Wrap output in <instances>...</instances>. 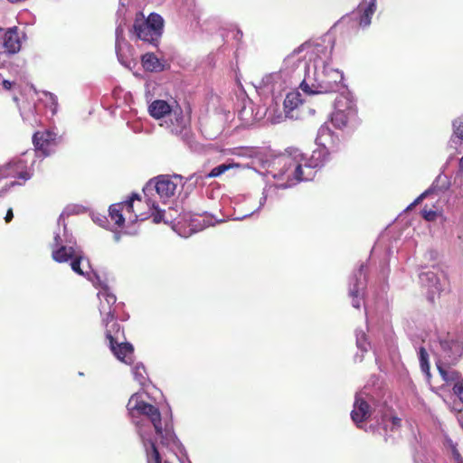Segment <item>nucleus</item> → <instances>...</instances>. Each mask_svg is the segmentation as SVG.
Segmentation results:
<instances>
[{"mask_svg": "<svg viewBox=\"0 0 463 463\" xmlns=\"http://www.w3.org/2000/svg\"><path fill=\"white\" fill-rule=\"evenodd\" d=\"M163 30L164 19L160 14L151 13L147 18H145L142 12L136 14L133 32L137 39L156 45L162 36Z\"/></svg>", "mask_w": 463, "mask_h": 463, "instance_id": "obj_2", "label": "nucleus"}, {"mask_svg": "<svg viewBox=\"0 0 463 463\" xmlns=\"http://www.w3.org/2000/svg\"><path fill=\"white\" fill-rule=\"evenodd\" d=\"M438 367H439V370L440 374H441L442 376H446V373H445V372L440 368V366H439V365H438Z\"/></svg>", "mask_w": 463, "mask_h": 463, "instance_id": "obj_41", "label": "nucleus"}, {"mask_svg": "<svg viewBox=\"0 0 463 463\" xmlns=\"http://www.w3.org/2000/svg\"><path fill=\"white\" fill-rule=\"evenodd\" d=\"M13 218H14V213H13L12 208H10V209L7 210V213H6L5 217V221L6 222H10L13 220Z\"/></svg>", "mask_w": 463, "mask_h": 463, "instance_id": "obj_37", "label": "nucleus"}, {"mask_svg": "<svg viewBox=\"0 0 463 463\" xmlns=\"http://www.w3.org/2000/svg\"><path fill=\"white\" fill-rule=\"evenodd\" d=\"M145 446L147 463H151L152 461L154 463H162V457L156 443L152 440H148Z\"/></svg>", "mask_w": 463, "mask_h": 463, "instance_id": "obj_21", "label": "nucleus"}, {"mask_svg": "<svg viewBox=\"0 0 463 463\" xmlns=\"http://www.w3.org/2000/svg\"><path fill=\"white\" fill-rule=\"evenodd\" d=\"M439 344L443 350H447V349L450 348L451 342L449 340H441L439 342Z\"/></svg>", "mask_w": 463, "mask_h": 463, "instance_id": "obj_38", "label": "nucleus"}, {"mask_svg": "<svg viewBox=\"0 0 463 463\" xmlns=\"http://www.w3.org/2000/svg\"><path fill=\"white\" fill-rule=\"evenodd\" d=\"M343 79L340 71L324 64L322 69H315L313 77L307 73L299 87L308 95L328 94L339 90Z\"/></svg>", "mask_w": 463, "mask_h": 463, "instance_id": "obj_1", "label": "nucleus"}, {"mask_svg": "<svg viewBox=\"0 0 463 463\" xmlns=\"http://www.w3.org/2000/svg\"><path fill=\"white\" fill-rule=\"evenodd\" d=\"M453 134L451 136V141L458 143V141L463 142V117L457 118L452 122Z\"/></svg>", "mask_w": 463, "mask_h": 463, "instance_id": "obj_23", "label": "nucleus"}, {"mask_svg": "<svg viewBox=\"0 0 463 463\" xmlns=\"http://www.w3.org/2000/svg\"><path fill=\"white\" fill-rule=\"evenodd\" d=\"M2 85H3L4 89L9 90L12 89L14 83L7 80H3Z\"/></svg>", "mask_w": 463, "mask_h": 463, "instance_id": "obj_39", "label": "nucleus"}, {"mask_svg": "<svg viewBox=\"0 0 463 463\" xmlns=\"http://www.w3.org/2000/svg\"><path fill=\"white\" fill-rule=\"evenodd\" d=\"M100 296V304H99V312L104 317H107V312L109 308L111 310H115L113 306L117 301V298L114 294L109 293L107 291L101 292Z\"/></svg>", "mask_w": 463, "mask_h": 463, "instance_id": "obj_19", "label": "nucleus"}, {"mask_svg": "<svg viewBox=\"0 0 463 463\" xmlns=\"http://www.w3.org/2000/svg\"><path fill=\"white\" fill-rule=\"evenodd\" d=\"M164 463H170V462L166 460V461H165Z\"/></svg>", "mask_w": 463, "mask_h": 463, "instance_id": "obj_43", "label": "nucleus"}, {"mask_svg": "<svg viewBox=\"0 0 463 463\" xmlns=\"http://www.w3.org/2000/svg\"><path fill=\"white\" fill-rule=\"evenodd\" d=\"M420 354V365L422 373L426 374V376H430V364H429V354L424 347H420L419 350Z\"/></svg>", "mask_w": 463, "mask_h": 463, "instance_id": "obj_26", "label": "nucleus"}, {"mask_svg": "<svg viewBox=\"0 0 463 463\" xmlns=\"http://www.w3.org/2000/svg\"><path fill=\"white\" fill-rule=\"evenodd\" d=\"M130 410H136L138 413L146 416L151 420L156 433L158 436L163 435L162 419L158 408L141 401L137 402Z\"/></svg>", "mask_w": 463, "mask_h": 463, "instance_id": "obj_10", "label": "nucleus"}, {"mask_svg": "<svg viewBox=\"0 0 463 463\" xmlns=\"http://www.w3.org/2000/svg\"><path fill=\"white\" fill-rule=\"evenodd\" d=\"M134 376H144L147 374L146 368L143 364H137L132 370Z\"/></svg>", "mask_w": 463, "mask_h": 463, "instance_id": "obj_32", "label": "nucleus"}, {"mask_svg": "<svg viewBox=\"0 0 463 463\" xmlns=\"http://www.w3.org/2000/svg\"><path fill=\"white\" fill-rule=\"evenodd\" d=\"M33 175L26 162L23 159L11 161L0 166V181L3 179H15L5 185V189L14 185H22Z\"/></svg>", "mask_w": 463, "mask_h": 463, "instance_id": "obj_5", "label": "nucleus"}, {"mask_svg": "<svg viewBox=\"0 0 463 463\" xmlns=\"http://www.w3.org/2000/svg\"><path fill=\"white\" fill-rule=\"evenodd\" d=\"M330 120L338 129L354 127L358 122L356 105L349 98L340 97L335 101V109Z\"/></svg>", "mask_w": 463, "mask_h": 463, "instance_id": "obj_4", "label": "nucleus"}, {"mask_svg": "<svg viewBox=\"0 0 463 463\" xmlns=\"http://www.w3.org/2000/svg\"><path fill=\"white\" fill-rule=\"evenodd\" d=\"M326 159L324 158L321 163L307 164V160L302 156L297 155L295 156H286L280 159L282 164L281 174L287 177L288 181L294 180L297 182L309 180L313 175V168L322 165Z\"/></svg>", "mask_w": 463, "mask_h": 463, "instance_id": "obj_3", "label": "nucleus"}, {"mask_svg": "<svg viewBox=\"0 0 463 463\" xmlns=\"http://www.w3.org/2000/svg\"><path fill=\"white\" fill-rule=\"evenodd\" d=\"M421 215L426 221L433 222L437 218V212L430 209H427V207L425 206L421 211Z\"/></svg>", "mask_w": 463, "mask_h": 463, "instance_id": "obj_30", "label": "nucleus"}, {"mask_svg": "<svg viewBox=\"0 0 463 463\" xmlns=\"http://www.w3.org/2000/svg\"><path fill=\"white\" fill-rule=\"evenodd\" d=\"M35 151L48 156L56 146V134L50 130L36 131L33 136Z\"/></svg>", "mask_w": 463, "mask_h": 463, "instance_id": "obj_9", "label": "nucleus"}, {"mask_svg": "<svg viewBox=\"0 0 463 463\" xmlns=\"http://www.w3.org/2000/svg\"><path fill=\"white\" fill-rule=\"evenodd\" d=\"M18 27L14 26L6 30L4 34V48L5 52L11 54L18 52L22 46L21 37Z\"/></svg>", "mask_w": 463, "mask_h": 463, "instance_id": "obj_14", "label": "nucleus"}, {"mask_svg": "<svg viewBox=\"0 0 463 463\" xmlns=\"http://www.w3.org/2000/svg\"><path fill=\"white\" fill-rule=\"evenodd\" d=\"M420 280L421 285L425 287L431 295L442 291L439 279L434 271L429 270L421 272L420 274Z\"/></svg>", "mask_w": 463, "mask_h": 463, "instance_id": "obj_16", "label": "nucleus"}, {"mask_svg": "<svg viewBox=\"0 0 463 463\" xmlns=\"http://www.w3.org/2000/svg\"><path fill=\"white\" fill-rule=\"evenodd\" d=\"M61 241L60 234H56L54 236V245L52 250V259L59 263L71 260L78 253L73 247L61 245Z\"/></svg>", "mask_w": 463, "mask_h": 463, "instance_id": "obj_12", "label": "nucleus"}, {"mask_svg": "<svg viewBox=\"0 0 463 463\" xmlns=\"http://www.w3.org/2000/svg\"><path fill=\"white\" fill-rule=\"evenodd\" d=\"M102 324L105 327V337L109 345L126 340L124 328L118 323L115 310L109 308L107 317H102Z\"/></svg>", "mask_w": 463, "mask_h": 463, "instance_id": "obj_7", "label": "nucleus"}, {"mask_svg": "<svg viewBox=\"0 0 463 463\" xmlns=\"http://www.w3.org/2000/svg\"><path fill=\"white\" fill-rule=\"evenodd\" d=\"M141 201L137 194H133L128 201L114 203L109 206V217L115 224L118 227H122L125 223V217L123 216V212L126 211L128 213L131 214L134 213V201Z\"/></svg>", "mask_w": 463, "mask_h": 463, "instance_id": "obj_11", "label": "nucleus"}, {"mask_svg": "<svg viewBox=\"0 0 463 463\" xmlns=\"http://www.w3.org/2000/svg\"><path fill=\"white\" fill-rule=\"evenodd\" d=\"M376 11V0H370L369 4L364 8L359 17V25L366 27L370 25L372 16Z\"/></svg>", "mask_w": 463, "mask_h": 463, "instance_id": "obj_20", "label": "nucleus"}, {"mask_svg": "<svg viewBox=\"0 0 463 463\" xmlns=\"http://www.w3.org/2000/svg\"><path fill=\"white\" fill-rule=\"evenodd\" d=\"M230 168V165L222 164L211 170V172L207 175L208 177H217L222 175Z\"/></svg>", "mask_w": 463, "mask_h": 463, "instance_id": "obj_28", "label": "nucleus"}, {"mask_svg": "<svg viewBox=\"0 0 463 463\" xmlns=\"http://www.w3.org/2000/svg\"><path fill=\"white\" fill-rule=\"evenodd\" d=\"M174 109L163 99L154 100L148 107V112L151 117L156 119H160L164 117H168Z\"/></svg>", "mask_w": 463, "mask_h": 463, "instance_id": "obj_17", "label": "nucleus"}, {"mask_svg": "<svg viewBox=\"0 0 463 463\" xmlns=\"http://www.w3.org/2000/svg\"><path fill=\"white\" fill-rule=\"evenodd\" d=\"M81 260H82V256L80 252L77 253V255H75V257H73L71 260V269L79 275H84V272L80 268Z\"/></svg>", "mask_w": 463, "mask_h": 463, "instance_id": "obj_27", "label": "nucleus"}, {"mask_svg": "<svg viewBox=\"0 0 463 463\" xmlns=\"http://www.w3.org/2000/svg\"><path fill=\"white\" fill-rule=\"evenodd\" d=\"M109 349L118 360L125 363L131 361L134 353V347L126 340L119 341L117 344L109 345Z\"/></svg>", "mask_w": 463, "mask_h": 463, "instance_id": "obj_15", "label": "nucleus"}, {"mask_svg": "<svg viewBox=\"0 0 463 463\" xmlns=\"http://www.w3.org/2000/svg\"><path fill=\"white\" fill-rule=\"evenodd\" d=\"M134 217H135V219L140 218L141 220H144L146 218V217H143L142 214H137V213H135Z\"/></svg>", "mask_w": 463, "mask_h": 463, "instance_id": "obj_40", "label": "nucleus"}, {"mask_svg": "<svg viewBox=\"0 0 463 463\" xmlns=\"http://www.w3.org/2000/svg\"><path fill=\"white\" fill-rule=\"evenodd\" d=\"M390 421H391V427H390V430L391 431H396V430H399L402 427V419L397 417V416H392L390 418Z\"/></svg>", "mask_w": 463, "mask_h": 463, "instance_id": "obj_31", "label": "nucleus"}, {"mask_svg": "<svg viewBox=\"0 0 463 463\" xmlns=\"http://www.w3.org/2000/svg\"><path fill=\"white\" fill-rule=\"evenodd\" d=\"M357 346L363 354L368 351L370 344L366 341L364 335H362L361 338H357Z\"/></svg>", "mask_w": 463, "mask_h": 463, "instance_id": "obj_33", "label": "nucleus"}, {"mask_svg": "<svg viewBox=\"0 0 463 463\" xmlns=\"http://www.w3.org/2000/svg\"><path fill=\"white\" fill-rule=\"evenodd\" d=\"M326 156H328V152L326 148L317 149L313 152L311 160H317L319 159L321 156L325 157Z\"/></svg>", "mask_w": 463, "mask_h": 463, "instance_id": "obj_34", "label": "nucleus"}, {"mask_svg": "<svg viewBox=\"0 0 463 463\" xmlns=\"http://www.w3.org/2000/svg\"><path fill=\"white\" fill-rule=\"evenodd\" d=\"M452 454H453V458L457 463H463V458L455 447L452 449Z\"/></svg>", "mask_w": 463, "mask_h": 463, "instance_id": "obj_35", "label": "nucleus"}, {"mask_svg": "<svg viewBox=\"0 0 463 463\" xmlns=\"http://www.w3.org/2000/svg\"><path fill=\"white\" fill-rule=\"evenodd\" d=\"M428 192H424L423 194H421L419 197H417L414 202L408 207L409 209L416 206L417 204H419L424 198L425 196L427 195Z\"/></svg>", "mask_w": 463, "mask_h": 463, "instance_id": "obj_36", "label": "nucleus"}, {"mask_svg": "<svg viewBox=\"0 0 463 463\" xmlns=\"http://www.w3.org/2000/svg\"><path fill=\"white\" fill-rule=\"evenodd\" d=\"M302 103L300 99V94L298 92H290L286 96L284 100V106L286 109L293 110L298 108L299 104Z\"/></svg>", "mask_w": 463, "mask_h": 463, "instance_id": "obj_25", "label": "nucleus"}, {"mask_svg": "<svg viewBox=\"0 0 463 463\" xmlns=\"http://www.w3.org/2000/svg\"><path fill=\"white\" fill-rule=\"evenodd\" d=\"M460 167L463 168V156L461 157L459 161Z\"/></svg>", "mask_w": 463, "mask_h": 463, "instance_id": "obj_42", "label": "nucleus"}, {"mask_svg": "<svg viewBox=\"0 0 463 463\" xmlns=\"http://www.w3.org/2000/svg\"><path fill=\"white\" fill-rule=\"evenodd\" d=\"M371 407L363 398L356 396L354 403V409L351 411V418L356 424L362 423L371 416Z\"/></svg>", "mask_w": 463, "mask_h": 463, "instance_id": "obj_13", "label": "nucleus"}, {"mask_svg": "<svg viewBox=\"0 0 463 463\" xmlns=\"http://www.w3.org/2000/svg\"><path fill=\"white\" fill-rule=\"evenodd\" d=\"M146 203L150 210V216L153 218V222L155 223H159L164 221V212L161 211L156 203L152 200L151 198H148L146 201Z\"/></svg>", "mask_w": 463, "mask_h": 463, "instance_id": "obj_24", "label": "nucleus"}, {"mask_svg": "<svg viewBox=\"0 0 463 463\" xmlns=\"http://www.w3.org/2000/svg\"><path fill=\"white\" fill-rule=\"evenodd\" d=\"M165 128L172 134L185 137L189 132V120L184 117L181 108L172 110L167 119L165 121Z\"/></svg>", "mask_w": 463, "mask_h": 463, "instance_id": "obj_8", "label": "nucleus"}, {"mask_svg": "<svg viewBox=\"0 0 463 463\" xmlns=\"http://www.w3.org/2000/svg\"><path fill=\"white\" fill-rule=\"evenodd\" d=\"M453 392L463 402V378L455 383Z\"/></svg>", "mask_w": 463, "mask_h": 463, "instance_id": "obj_29", "label": "nucleus"}, {"mask_svg": "<svg viewBox=\"0 0 463 463\" xmlns=\"http://www.w3.org/2000/svg\"><path fill=\"white\" fill-rule=\"evenodd\" d=\"M354 286L349 290V295L352 297V305L355 308H359L361 306V295L363 290V286H361L360 281L356 277L353 278Z\"/></svg>", "mask_w": 463, "mask_h": 463, "instance_id": "obj_22", "label": "nucleus"}, {"mask_svg": "<svg viewBox=\"0 0 463 463\" xmlns=\"http://www.w3.org/2000/svg\"><path fill=\"white\" fill-rule=\"evenodd\" d=\"M141 63L145 71L150 72H158L165 69L162 61L152 52L144 54L141 58Z\"/></svg>", "mask_w": 463, "mask_h": 463, "instance_id": "obj_18", "label": "nucleus"}, {"mask_svg": "<svg viewBox=\"0 0 463 463\" xmlns=\"http://www.w3.org/2000/svg\"><path fill=\"white\" fill-rule=\"evenodd\" d=\"M183 177L181 175H159L156 178L155 188L163 200L174 196L179 187L183 186Z\"/></svg>", "mask_w": 463, "mask_h": 463, "instance_id": "obj_6", "label": "nucleus"}]
</instances>
